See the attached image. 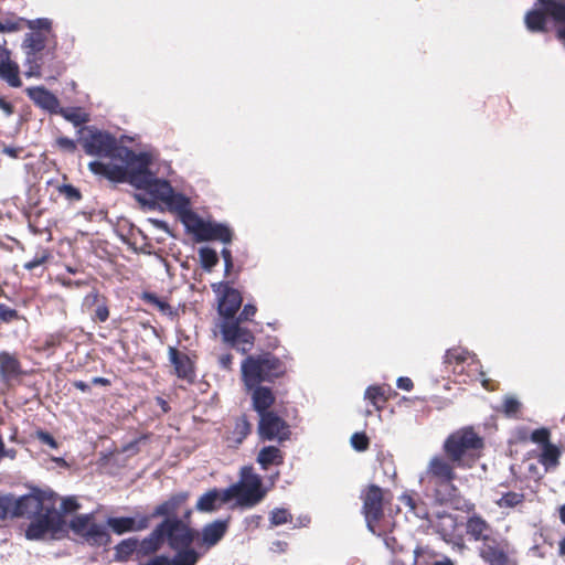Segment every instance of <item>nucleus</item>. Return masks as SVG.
<instances>
[{
    "label": "nucleus",
    "mask_w": 565,
    "mask_h": 565,
    "mask_svg": "<svg viewBox=\"0 0 565 565\" xmlns=\"http://www.w3.org/2000/svg\"><path fill=\"white\" fill-rule=\"evenodd\" d=\"M2 33L20 31L24 25L30 32L24 35L22 50L25 54L28 77H41L47 62L56 58L57 39L52 29V21L46 18L26 20L12 17L0 21Z\"/></svg>",
    "instance_id": "f257e3e1"
},
{
    "label": "nucleus",
    "mask_w": 565,
    "mask_h": 565,
    "mask_svg": "<svg viewBox=\"0 0 565 565\" xmlns=\"http://www.w3.org/2000/svg\"><path fill=\"white\" fill-rule=\"evenodd\" d=\"M149 164V156L140 152L129 169L99 160L90 161L88 169L92 173L102 175L111 182L121 183L128 181L137 189L147 191L153 198L164 203L173 188L168 181L158 179L150 171Z\"/></svg>",
    "instance_id": "f03ea898"
},
{
    "label": "nucleus",
    "mask_w": 565,
    "mask_h": 565,
    "mask_svg": "<svg viewBox=\"0 0 565 565\" xmlns=\"http://www.w3.org/2000/svg\"><path fill=\"white\" fill-rule=\"evenodd\" d=\"M86 132L79 139V142L88 156H95L98 158H108L111 161H118V166H124L129 169L139 153H136L132 149L118 142L115 136L111 134L99 130L95 127H83L79 132ZM116 164L115 162H113Z\"/></svg>",
    "instance_id": "7ed1b4c3"
},
{
    "label": "nucleus",
    "mask_w": 565,
    "mask_h": 565,
    "mask_svg": "<svg viewBox=\"0 0 565 565\" xmlns=\"http://www.w3.org/2000/svg\"><path fill=\"white\" fill-rule=\"evenodd\" d=\"M186 499V492L178 493L168 501L159 504L152 513V516H167L158 526L161 527V535L163 539H167L172 550L191 546L195 536L194 531H192L185 522L175 516H171Z\"/></svg>",
    "instance_id": "20e7f679"
},
{
    "label": "nucleus",
    "mask_w": 565,
    "mask_h": 565,
    "mask_svg": "<svg viewBox=\"0 0 565 565\" xmlns=\"http://www.w3.org/2000/svg\"><path fill=\"white\" fill-rule=\"evenodd\" d=\"M241 369L242 379L250 390L263 382H274L287 372L285 362L270 352L247 355Z\"/></svg>",
    "instance_id": "39448f33"
},
{
    "label": "nucleus",
    "mask_w": 565,
    "mask_h": 565,
    "mask_svg": "<svg viewBox=\"0 0 565 565\" xmlns=\"http://www.w3.org/2000/svg\"><path fill=\"white\" fill-rule=\"evenodd\" d=\"M482 448V438L472 429H458L444 443V451L456 467L470 466V462L479 457Z\"/></svg>",
    "instance_id": "423d86ee"
},
{
    "label": "nucleus",
    "mask_w": 565,
    "mask_h": 565,
    "mask_svg": "<svg viewBox=\"0 0 565 565\" xmlns=\"http://www.w3.org/2000/svg\"><path fill=\"white\" fill-rule=\"evenodd\" d=\"M265 495L260 476L249 466L243 467L239 480L225 489V500L236 499V504L243 508L255 507Z\"/></svg>",
    "instance_id": "0eeeda50"
},
{
    "label": "nucleus",
    "mask_w": 565,
    "mask_h": 565,
    "mask_svg": "<svg viewBox=\"0 0 565 565\" xmlns=\"http://www.w3.org/2000/svg\"><path fill=\"white\" fill-rule=\"evenodd\" d=\"M397 396V392L388 384L367 386L364 392L363 409L365 424L393 420L394 408L390 401Z\"/></svg>",
    "instance_id": "6e6552de"
},
{
    "label": "nucleus",
    "mask_w": 565,
    "mask_h": 565,
    "mask_svg": "<svg viewBox=\"0 0 565 565\" xmlns=\"http://www.w3.org/2000/svg\"><path fill=\"white\" fill-rule=\"evenodd\" d=\"M539 9L530 10L524 18L531 32H546V18L550 17L557 25V38L565 44V0H536Z\"/></svg>",
    "instance_id": "1a4fd4ad"
},
{
    "label": "nucleus",
    "mask_w": 565,
    "mask_h": 565,
    "mask_svg": "<svg viewBox=\"0 0 565 565\" xmlns=\"http://www.w3.org/2000/svg\"><path fill=\"white\" fill-rule=\"evenodd\" d=\"M65 532V521L62 513L55 509L54 503L43 512L32 518L25 535L29 540H41L46 535L56 537Z\"/></svg>",
    "instance_id": "9d476101"
},
{
    "label": "nucleus",
    "mask_w": 565,
    "mask_h": 565,
    "mask_svg": "<svg viewBox=\"0 0 565 565\" xmlns=\"http://www.w3.org/2000/svg\"><path fill=\"white\" fill-rule=\"evenodd\" d=\"M220 332L223 342L235 349L236 351L246 354L255 344V335L252 330L236 319H224L220 324Z\"/></svg>",
    "instance_id": "9b49d317"
},
{
    "label": "nucleus",
    "mask_w": 565,
    "mask_h": 565,
    "mask_svg": "<svg viewBox=\"0 0 565 565\" xmlns=\"http://www.w3.org/2000/svg\"><path fill=\"white\" fill-rule=\"evenodd\" d=\"M71 530L92 546H103L110 542L105 525L94 522L93 514L76 515L70 523Z\"/></svg>",
    "instance_id": "f8f14e48"
},
{
    "label": "nucleus",
    "mask_w": 565,
    "mask_h": 565,
    "mask_svg": "<svg viewBox=\"0 0 565 565\" xmlns=\"http://www.w3.org/2000/svg\"><path fill=\"white\" fill-rule=\"evenodd\" d=\"M196 242L218 241L228 244L233 239V231L225 224L203 220L199 214L185 227Z\"/></svg>",
    "instance_id": "ddd939ff"
},
{
    "label": "nucleus",
    "mask_w": 565,
    "mask_h": 565,
    "mask_svg": "<svg viewBox=\"0 0 565 565\" xmlns=\"http://www.w3.org/2000/svg\"><path fill=\"white\" fill-rule=\"evenodd\" d=\"M212 289L220 296L217 311L223 320L235 319L243 302L241 291L233 288L230 281L213 284Z\"/></svg>",
    "instance_id": "4468645a"
},
{
    "label": "nucleus",
    "mask_w": 565,
    "mask_h": 565,
    "mask_svg": "<svg viewBox=\"0 0 565 565\" xmlns=\"http://www.w3.org/2000/svg\"><path fill=\"white\" fill-rule=\"evenodd\" d=\"M28 374L15 354L8 351L0 352V383L7 390H12L22 384Z\"/></svg>",
    "instance_id": "2eb2a0df"
},
{
    "label": "nucleus",
    "mask_w": 565,
    "mask_h": 565,
    "mask_svg": "<svg viewBox=\"0 0 565 565\" xmlns=\"http://www.w3.org/2000/svg\"><path fill=\"white\" fill-rule=\"evenodd\" d=\"M531 439L541 446L539 462L546 471L555 469L559 465L561 449L550 441V431L544 427L536 429Z\"/></svg>",
    "instance_id": "dca6fc26"
},
{
    "label": "nucleus",
    "mask_w": 565,
    "mask_h": 565,
    "mask_svg": "<svg viewBox=\"0 0 565 565\" xmlns=\"http://www.w3.org/2000/svg\"><path fill=\"white\" fill-rule=\"evenodd\" d=\"M363 513L367 529L376 534L374 523L383 515V492L375 484H371L363 495Z\"/></svg>",
    "instance_id": "f3484780"
},
{
    "label": "nucleus",
    "mask_w": 565,
    "mask_h": 565,
    "mask_svg": "<svg viewBox=\"0 0 565 565\" xmlns=\"http://www.w3.org/2000/svg\"><path fill=\"white\" fill-rule=\"evenodd\" d=\"M510 544L502 540H490L480 548V556L490 565H513Z\"/></svg>",
    "instance_id": "a211bd4d"
},
{
    "label": "nucleus",
    "mask_w": 565,
    "mask_h": 565,
    "mask_svg": "<svg viewBox=\"0 0 565 565\" xmlns=\"http://www.w3.org/2000/svg\"><path fill=\"white\" fill-rule=\"evenodd\" d=\"M454 467L441 457H433L427 466L425 477H422L420 480L424 481L427 478L435 486L449 484L456 478Z\"/></svg>",
    "instance_id": "6ab92c4d"
},
{
    "label": "nucleus",
    "mask_w": 565,
    "mask_h": 565,
    "mask_svg": "<svg viewBox=\"0 0 565 565\" xmlns=\"http://www.w3.org/2000/svg\"><path fill=\"white\" fill-rule=\"evenodd\" d=\"M82 308L89 313L94 322H105L110 316L108 299L97 289H93L84 297Z\"/></svg>",
    "instance_id": "aec40b11"
},
{
    "label": "nucleus",
    "mask_w": 565,
    "mask_h": 565,
    "mask_svg": "<svg viewBox=\"0 0 565 565\" xmlns=\"http://www.w3.org/2000/svg\"><path fill=\"white\" fill-rule=\"evenodd\" d=\"M168 354L177 376L189 383H193L196 376L194 361L185 352L174 347H169Z\"/></svg>",
    "instance_id": "412c9836"
},
{
    "label": "nucleus",
    "mask_w": 565,
    "mask_h": 565,
    "mask_svg": "<svg viewBox=\"0 0 565 565\" xmlns=\"http://www.w3.org/2000/svg\"><path fill=\"white\" fill-rule=\"evenodd\" d=\"M0 78L11 87L22 86L19 64L11 58V51L6 45H0Z\"/></svg>",
    "instance_id": "4be33fe9"
},
{
    "label": "nucleus",
    "mask_w": 565,
    "mask_h": 565,
    "mask_svg": "<svg viewBox=\"0 0 565 565\" xmlns=\"http://www.w3.org/2000/svg\"><path fill=\"white\" fill-rule=\"evenodd\" d=\"M50 499H43L36 494H29L15 499V516L34 518L51 507Z\"/></svg>",
    "instance_id": "5701e85b"
},
{
    "label": "nucleus",
    "mask_w": 565,
    "mask_h": 565,
    "mask_svg": "<svg viewBox=\"0 0 565 565\" xmlns=\"http://www.w3.org/2000/svg\"><path fill=\"white\" fill-rule=\"evenodd\" d=\"M164 204L168 205L170 211L178 215L184 227H186L198 214L191 209V202L189 198L182 193L174 192V190L171 191Z\"/></svg>",
    "instance_id": "b1692460"
},
{
    "label": "nucleus",
    "mask_w": 565,
    "mask_h": 565,
    "mask_svg": "<svg viewBox=\"0 0 565 565\" xmlns=\"http://www.w3.org/2000/svg\"><path fill=\"white\" fill-rule=\"evenodd\" d=\"M150 523V516L141 515L138 518L121 516V518H109L107 525L113 530L114 533L121 535L127 532H138L147 529Z\"/></svg>",
    "instance_id": "393cba45"
},
{
    "label": "nucleus",
    "mask_w": 565,
    "mask_h": 565,
    "mask_svg": "<svg viewBox=\"0 0 565 565\" xmlns=\"http://www.w3.org/2000/svg\"><path fill=\"white\" fill-rule=\"evenodd\" d=\"M466 533L470 540L483 544L493 539L491 525L479 514H472L467 519Z\"/></svg>",
    "instance_id": "a878e982"
},
{
    "label": "nucleus",
    "mask_w": 565,
    "mask_h": 565,
    "mask_svg": "<svg viewBox=\"0 0 565 565\" xmlns=\"http://www.w3.org/2000/svg\"><path fill=\"white\" fill-rule=\"evenodd\" d=\"M26 95L40 108L51 114H57L60 109L58 98L43 86L26 88Z\"/></svg>",
    "instance_id": "bb28decb"
},
{
    "label": "nucleus",
    "mask_w": 565,
    "mask_h": 565,
    "mask_svg": "<svg viewBox=\"0 0 565 565\" xmlns=\"http://www.w3.org/2000/svg\"><path fill=\"white\" fill-rule=\"evenodd\" d=\"M228 527V520L213 521L202 529V544L206 547L216 545L225 535Z\"/></svg>",
    "instance_id": "cd10ccee"
},
{
    "label": "nucleus",
    "mask_w": 565,
    "mask_h": 565,
    "mask_svg": "<svg viewBox=\"0 0 565 565\" xmlns=\"http://www.w3.org/2000/svg\"><path fill=\"white\" fill-rule=\"evenodd\" d=\"M230 501L225 500V489L222 491L212 489L199 498L195 508L200 512H213Z\"/></svg>",
    "instance_id": "c85d7f7f"
},
{
    "label": "nucleus",
    "mask_w": 565,
    "mask_h": 565,
    "mask_svg": "<svg viewBox=\"0 0 565 565\" xmlns=\"http://www.w3.org/2000/svg\"><path fill=\"white\" fill-rule=\"evenodd\" d=\"M252 388L254 390L252 399L255 411L264 412L267 408H271L276 399L271 388L267 386H260V384Z\"/></svg>",
    "instance_id": "c756f323"
},
{
    "label": "nucleus",
    "mask_w": 565,
    "mask_h": 565,
    "mask_svg": "<svg viewBox=\"0 0 565 565\" xmlns=\"http://www.w3.org/2000/svg\"><path fill=\"white\" fill-rule=\"evenodd\" d=\"M258 436L262 441H277L282 444L290 439L289 426H258Z\"/></svg>",
    "instance_id": "7c9ffc66"
},
{
    "label": "nucleus",
    "mask_w": 565,
    "mask_h": 565,
    "mask_svg": "<svg viewBox=\"0 0 565 565\" xmlns=\"http://www.w3.org/2000/svg\"><path fill=\"white\" fill-rule=\"evenodd\" d=\"M284 461L282 452L275 446H267L259 450L257 462L263 469H267L270 465L279 466Z\"/></svg>",
    "instance_id": "2f4dec72"
},
{
    "label": "nucleus",
    "mask_w": 565,
    "mask_h": 565,
    "mask_svg": "<svg viewBox=\"0 0 565 565\" xmlns=\"http://www.w3.org/2000/svg\"><path fill=\"white\" fill-rule=\"evenodd\" d=\"M163 537L161 535V527L157 526L151 534L139 542L138 556H147L158 551Z\"/></svg>",
    "instance_id": "473e14b6"
},
{
    "label": "nucleus",
    "mask_w": 565,
    "mask_h": 565,
    "mask_svg": "<svg viewBox=\"0 0 565 565\" xmlns=\"http://www.w3.org/2000/svg\"><path fill=\"white\" fill-rule=\"evenodd\" d=\"M57 114L76 127L89 121V115L85 113L81 107H60Z\"/></svg>",
    "instance_id": "72a5a7b5"
},
{
    "label": "nucleus",
    "mask_w": 565,
    "mask_h": 565,
    "mask_svg": "<svg viewBox=\"0 0 565 565\" xmlns=\"http://www.w3.org/2000/svg\"><path fill=\"white\" fill-rule=\"evenodd\" d=\"M499 411L508 418L520 419L522 403L513 395H505Z\"/></svg>",
    "instance_id": "f704fd0d"
},
{
    "label": "nucleus",
    "mask_w": 565,
    "mask_h": 565,
    "mask_svg": "<svg viewBox=\"0 0 565 565\" xmlns=\"http://www.w3.org/2000/svg\"><path fill=\"white\" fill-rule=\"evenodd\" d=\"M139 541L135 537H129L121 541L115 547V557L118 561H126L132 553L138 554Z\"/></svg>",
    "instance_id": "c9c22d12"
},
{
    "label": "nucleus",
    "mask_w": 565,
    "mask_h": 565,
    "mask_svg": "<svg viewBox=\"0 0 565 565\" xmlns=\"http://www.w3.org/2000/svg\"><path fill=\"white\" fill-rule=\"evenodd\" d=\"M175 551L177 553L171 559L172 565H195L199 561V553L191 546Z\"/></svg>",
    "instance_id": "e433bc0d"
},
{
    "label": "nucleus",
    "mask_w": 565,
    "mask_h": 565,
    "mask_svg": "<svg viewBox=\"0 0 565 565\" xmlns=\"http://www.w3.org/2000/svg\"><path fill=\"white\" fill-rule=\"evenodd\" d=\"M250 426H233L225 435L227 447L236 448L249 435Z\"/></svg>",
    "instance_id": "4c0bfd02"
},
{
    "label": "nucleus",
    "mask_w": 565,
    "mask_h": 565,
    "mask_svg": "<svg viewBox=\"0 0 565 565\" xmlns=\"http://www.w3.org/2000/svg\"><path fill=\"white\" fill-rule=\"evenodd\" d=\"M141 300L145 301L147 305L152 306L158 311H160L163 315L172 316L173 310L172 307L164 300L159 298L156 294L150 291H145L141 295Z\"/></svg>",
    "instance_id": "58836bf2"
},
{
    "label": "nucleus",
    "mask_w": 565,
    "mask_h": 565,
    "mask_svg": "<svg viewBox=\"0 0 565 565\" xmlns=\"http://www.w3.org/2000/svg\"><path fill=\"white\" fill-rule=\"evenodd\" d=\"M201 267L211 271L218 263L217 253L211 247H202L199 250Z\"/></svg>",
    "instance_id": "ea45409f"
},
{
    "label": "nucleus",
    "mask_w": 565,
    "mask_h": 565,
    "mask_svg": "<svg viewBox=\"0 0 565 565\" xmlns=\"http://www.w3.org/2000/svg\"><path fill=\"white\" fill-rule=\"evenodd\" d=\"M65 334L62 332H55L47 334L41 342L38 348L40 352H51L58 348L63 341L65 340Z\"/></svg>",
    "instance_id": "a19ab883"
},
{
    "label": "nucleus",
    "mask_w": 565,
    "mask_h": 565,
    "mask_svg": "<svg viewBox=\"0 0 565 565\" xmlns=\"http://www.w3.org/2000/svg\"><path fill=\"white\" fill-rule=\"evenodd\" d=\"M50 259H52L51 250L42 247L35 253L31 260L24 263L23 267L24 269L32 271L38 267L44 266Z\"/></svg>",
    "instance_id": "79ce46f5"
},
{
    "label": "nucleus",
    "mask_w": 565,
    "mask_h": 565,
    "mask_svg": "<svg viewBox=\"0 0 565 565\" xmlns=\"http://www.w3.org/2000/svg\"><path fill=\"white\" fill-rule=\"evenodd\" d=\"M469 352L461 348H452L446 351L444 363L448 365H461L468 359Z\"/></svg>",
    "instance_id": "37998d69"
},
{
    "label": "nucleus",
    "mask_w": 565,
    "mask_h": 565,
    "mask_svg": "<svg viewBox=\"0 0 565 565\" xmlns=\"http://www.w3.org/2000/svg\"><path fill=\"white\" fill-rule=\"evenodd\" d=\"M15 498L13 495H0V519L15 516Z\"/></svg>",
    "instance_id": "c03bdc74"
},
{
    "label": "nucleus",
    "mask_w": 565,
    "mask_h": 565,
    "mask_svg": "<svg viewBox=\"0 0 565 565\" xmlns=\"http://www.w3.org/2000/svg\"><path fill=\"white\" fill-rule=\"evenodd\" d=\"M524 500L523 493L518 492H507L503 494L498 501L497 504L500 508H514L518 504L522 503Z\"/></svg>",
    "instance_id": "a18cd8bd"
},
{
    "label": "nucleus",
    "mask_w": 565,
    "mask_h": 565,
    "mask_svg": "<svg viewBox=\"0 0 565 565\" xmlns=\"http://www.w3.org/2000/svg\"><path fill=\"white\" fill-rule=\"evenodd\" d=\"M291 514L286 509L276 508L270 512L269 521L271 526H278L290 522Z\"/></svg>",
    "instance_id": "49530a36"
},
{
    "label": "nucleus",
    "mask_w": 565,
    "mask_h": 565,
    "mask_svg": "<svg viewBox=\"0 0 565 565\" xmlns=\"http://www.w3.org/2000/svg\"><path fill=\"white\" fill-rule=\"evenodd\" d=\"M24 319L23 316L19 313L18 310L10 308L4 303H0V322L1 323H11L13 321H18Z\"/></svg>",
    "instance_id": "de8ad7c7"
},
{
    "label": "nucleus",
    "mask_w": 565,
    "mask_h": 565,
    "mask_svg": "<svg viewBox=\"0 0 565 565\" xmlns=\"http://www.w3.org/2000/svg\"><path fill=\"white\" fill-rule=\"evenodd\" d=\"M55 147L65 153H74L77 149L76 141L64 136L55 139Z\"/></svg>",
    "instance_id": "09e8293b"
},
{
    "label": "nucleus",
    "mask_w": 565,
    "mask_h": 565,
    "mask_svg": "<svg viewBox=\"0 0 565 565\" xmlns=\"http://www.w3.org/2000/svg\"><path fill=\"white\" fill-rule=\"evenodd\" d=\"M259 415V423L258 424H286L285 420H282L278 414L270 408H267L264 412H257Z\"/></svg>",
    "instance_id": "8fccbe9b"
},
{
    "label": "nucleus",
    "mask_w": 565,
    "mask_h": 565,
    "mask_svg": "<svg viewBox=\"0 0 565 565\" xmlns=\"http://www.w3.org/2000/svg\"><path fill=\"white\" fill-rule=\"evenodd\" d=\"M351 446L358 450L363 451L369 447V438L364 433H355L351 436Z\"/></svg>",
    "instance_id": "3c124183"
},
{
    "label": "nucleus",
    "mask_w": 565,
    "mask_h": 565,
    "mask_svg": "<svg viewBox=\"0 0 565 565\" xmlns=\"http://www.w3.org/2000/svg\"><path fill=\"white\" fill-rule=\"evenodd\" d=\"M257 312V307L253 303H246L238 316L235 319L239 322L252 321Z\"/></svg>",
    "instance_id": "603ef678"
},
{
    "label": "nucleus",
    "mask_w": 565,
    "mask_h": 565,
    "mask_svg": "<svg viewBox=\"0 0 565 565\" xmlns=\"http://www.w3.org/2000/svg\"><path fill=\"white\" fill-rule=\"evenodd\" d=\"M60 192L71 201H79L82 199L81 191L72 184H63Z\"/></svg>",
    "instance_id": "864d4df0"
},
{
    "label": "nucleus",
    "mask_w": 565,
    "mask_h": 565,
    "mask_svg": "<svg viewBox=\"0 0 565 565\" xmlns=\"http://www.w3.org/2000/svg\"><path fill=\"white\" fill-rule=\"evenodd\" d=\"M36 437L43 445H46L49 448H51V449L57 448V443L51 434L43 431V430H38Z\"/></svg>",
    "instance_id": "5fc2aeb1"
},
{
    "label": "nucleus",
    "mask_w": 565,
    "mask_h": 565,
    "mask_svg": "<svg viewBox=\"0 0 565 565\" xmlns=\"http://www.w3.org/2000/svg\"><path fill=\"white\" fill-rule=\"evenodd\" d=\"M79 508V504L74 498H65L61 502V513H70L76 511Z\"/></svg>",
    "instance_id": "6e6d98bb"
},
{
    "label": "nucleus",
    "mask_w": 565,
    "mask_h": 565,
    "mask_svg": "<svg viewBox=\"0 0 565 565\" xmlns=\"http://www.w3.org/2000/svg\"><path fill=\"white\" fill-rule=\"evenodd\" d=\"M221 255L224 259V274L225 276H228L234 266L232 252L227 248H223Z\"/></svg>",
    "instance_id": "4d7b16f0"
},
{
    "label": "nucleus",
    "mask_w": 565,
    "mask_h": 565,
    "mask_svg": "<svg viewBox=\"0 0 565 565\" xmlns=\"http://www.w3.org/2000/svg\"><path fill=\"white\" fill-rule=\"evenodd\" d=\"M396 385L399 390L407 391V392H409L414 388V383H413L412 379L407 377V376L398 377L396 381Z\"/></svg>",
    "instance_id": "13d9d810"
},
{
    "label": "nucleus",
    "mask_w": 565,
    "mask_h": 565,
    "mask_svg": "<svg viewBox=\"0 0 565 565\" xmlns=\"http://www.w3.org/2000/svg\"><path fill=\"white\" fill-rule=\"evenodd\" d=\"M233 364V355L231 353H224L218 356V365L223 370L230 371Z\"/></svg>",
    "instance_id": "bf43d9fd"
},
{
    "label": "nucleus",
    "mask_w": 565,
    "mask_h": 565,
    "mask_svg": "<svg viewBox=\"0 0 565 565\" xmlns=\"http://www.w3.org/2000/svg\"><path fill=\"white\" fill-rule=\"evenodd\" d=\"M0 109L4 113L6 117H10L14 114L13 104L2 96H0Z\"/></svg>",
    "instance_id": "052dcab7"
},
{
    "label": "nucleus",
    "mask_w": 565,
    "mask_h": 565,
    "mask_svg": "<svg viewBox=\"0 0 565 565\" xmlns=\"http://www.w3.org/2000/svg\"><path fill=\"white\" fill-rule=\"evenodd\" d=\"M23 152V148L21 147H4L3 153L9 156L10 158L18 159L20 154Z\"/></svg>",
    "instance_id": "680f3d73"
},
{
    "label": "nucleus",
    "mask_w": 565,
    "mask_h": 565,
    "mask_svg": "<svg viewBox=\"0 0 565 565\" xmlns=\"http://www.w3.org/2000/svg\"><path fill=\"white\" fill-rule=\"evenodd\" d=\"M147 565H172V562L166 556H156L150 559Z\"/></svg>",
    "instance_id": "e2e57ef3"
},
{
    "label": "nucleus",
    "mask_w": 565,
    "mask_h": 565,
    "mask_svg": "<svg viewBox=\"0 0 565 565\" xmlns=\"http://www.w3.org/2000/svg\"><path fill=\"white\" fill-rule=\"evenodd\" d=\"M72 385L84 393L90 391V386L84 381H74Z\"/></svg>",
    "instance_id": "0e129e2a"
},
{
    "label": "nucleus",
    "mask_w": 565,
    "mask_h": 565,
    "mask_svg": "<svg viewBox=\"0 0 565 565\" xmlns=\"http://www.w3.org/2000/svg\"><path fill=\"white\" fill-rule=\"evenodd\" d=\"M92 384L100 386H110L111 382L109 379L97 376L92 380Z\"/></svg>",
    "instance_id": "69168bd1"
},
{
    "label": "nucleus",
    "mask_w": 565,
    "mask_h": 565,
    "mask_svg": "<svg viewBox=\"0 0 565 565\" xmlns=\"http://www.w3.org/2000/svg\"><path fill=\"white\" fill-rule=\"evenodd\" d=\"M245 522H246L247 526L257 527L259 525V522H260V516L259 515L248 516V518L245 519Z\"/></svg>",
    "instance_id": "338daca9"
},
{
    "label": "nucleus",
    "mask_w": 565,
    "mask_h": 565,
    "mask_svg": "<svg viewBox=\"0 0 565 565\" xmlns=\"http://www.w3.org/2000/svg\"><path fill=\"white\" fill-rule=\"evenodd\" d=\"M399 500L402 503L408 505L412 510L415 509L414 500L409 494H403Z\"/></svg>",
    "instance_id": "774afa93"
}]
</instances>
